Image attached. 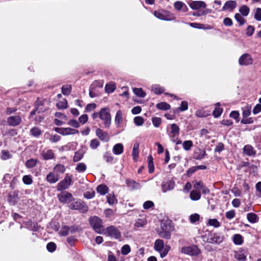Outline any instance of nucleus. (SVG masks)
<instances>
[{"label":"nucleus","instance_id":"nucleus-1","mask_svg":"<svg viewBox=\"0 0 261 261\" xmlns=\"http://www.w3.org/2000/svg\"><path fill=\"white\" fill-rule=\"evenodd\" d=\"M154 249L159 252L161 257L163 258L167 255L170 249L169 245L164 246V241L162 240H156L154 243Z\"/></svg>","mask_w":261,"mask_h":261},{"label":"nucleus","instance_id":"nucleus-2","mask_svg":"<svg viewBox=\"0 0 261 261\" xmlns=\"http://www.w3.org/2000/svg\"><path fill=\"white\" fill-rule=\"evenodd\" d=\"M153 14L156 18L165 21H171L175 18L172 13L165 10L155 11Z\"/></svg>","mask_w":261,"mask_h":261},{"label":"nucleus","instance_id":"nucleus-3","mask_svg":"<svg viewBox=\"0 0 261 261\" xmlns=\"http://www.w3.org/2000/svg\"><path fill=\"white\" fill-rule=\"evenodd\" d=\"M89 223L93 228L98 233L102 231V220L97 216L91 217L89 218Z\"/></svg>","mask_w":261,"mask_h":261},{"label":"nucleus","instance_id":"nucleus-4","mask_svg":"<svg viewBox=\"0 0 261 261\" xmlns=\"http://www.w3.org/2000/svg\"><path fill=\"white\" fill-rule=\"evenodd\" d=\"M181 252L191 256H197L200 253V250L196 245L184 247L181 249Z\"/></svg>","mask_w":261,"mask_h":261},{"label":"nucleus","instance_id":"nucleus-5","mask_svg":"<svg viewBox=\"0 0 261 261\" xmlns=\"http://www.w3.org/2000/svg\"><path fill=\"white\" fill-rule=\"evenodd\" d=\"M72 182V175L66 174L65 178L62 180L57 186L58 191L67 189Z\"/></svg>","mask_w":261,"mask_h":261},{"label":"nucleus","instance_id":"nucleus-6","mask_svg":"<svg viewBox=\"0 0 261 261\" xmlns=\"http://www.w3.org/2000/svg\"><path fill=\"white\" fill-rule=\"evenodd\" d=\"M161 230L159 232L160 236L166 239H169L171 237V227L166 225L165 223H162L161 224Z\"/></svg>","mask_w":261,"mask_h":261},{"label":"nucleus","instance_id":"nucleus-7","mask_svg":"<svg viewBox=\"0 0 261 261\" xmlns=\"http://www.w3.org/2000/svg\"><path fill=\"white\" fill-rule=\"evenodd\" d=\"M253 59L249 54L242 55L239 59V64L241 66H247L252 64Z\"/></svg>","mask_w":261,"mask_h":261},{"label":"nucleus","instance_id":"nucleus-8","mask_svg":"<svg viewBox=\"0 0 261 261\" xmlns=\"http://www.w3.org/2000/svg\"><path fill=\"white\" fill-rule=\"evenodd\" d=\"M59 200L63 203H69L73 200L72 194L67 191L61 192L58 195Z\"/></svg>","mask_w":261,"mask_h":261},{"label":"nucleus","instance_id":"nucleus-9","mask_svg":"<svg viewBox=\"0 0 261 261\" xmlns=\"http://www.w3.org/2000/svg\"><path fill=\"white\" fill-rule=\"evenodd\" d=\"M108 235L115 239H119L121 237V233L119 229L114 226H110L107 228Z\"/></svg>","mask_w":261,"mask_h":261},{"label":"nucleus","instance_id":"nucleus-10","mask_svg":"<svg viewBox=\"0 0 261 261\" xmlns=\"http://www.w3.org/2000/svg\"><path fill=\"white\" fill-rule=\"evenodd\" d=\"M96 135L103 142H108L110 139L108 134L100 128H97L96 130Z\"/></svg>","mask_w":261,"mask_h":261},{"label":"nucleus","instance_id":"nucleus-11","mask_svg":"<svg viewBox=\"0 0 261 261\" xmlns=\"http://www.w3.org/2000/svg\"><path fill=\"white\" fill-rule=\"evenodd\" d=\"M222 241L223 238L216 233L210 234L207 239V242L211 244L220 243Z\"/></svg>","mask_w":261,"mask_h":261},{"label":"nucleus","instance_id":"nucleus-12","mask_svg":"<svg viewBox=\"0 0 261 261\" xmlns=\"http://www.w3.org/2000/svg\"><path fill=\"white\" fill-rule=\"evenodd\" d=\"M189 6L193 10H197L201 8H205L206 4L203 1H193L189 4Z\"/></svg>","mask_w":261,"mask_h":261},{"label":"nucleus","instance_id":"nucleus-13","mask_svg":"<svg viewBox=\"0 0 261 261\" xmlns=\"http://www.w3.org/2000/svg\"><path fill=\"white\" fill-rule=\"evenodd\" d=\"M21 121V118L19 115H13L8 119V123L11 126H16L18 125Z\"/></svg>","mask_w":261,"mask_h":261},{"label":"nucleus","instance_id":"nucleus-14","mask_svg":"<svg viewBox=\"0 0 261 261\" xmlns=\"http://www.w3.org/2000/svg\"><path fill=\"white\" fill-rule=\"evenodd\" d=\"M243 152L248 156H254L256 154V151L251 145H246L243 148Z\"/></svg>","mask_w":261,"mask_h":261},{"label":"nucleus","instance_id":"nucleus-15","mask_svg":"<svg viewBox=\"0 0 261 261\" xmlns=\"http://www.w3.org/2000/svg\"><path fill=\"white\" fill-rule=\"evenodd\" d=\"M46 180L50 184H54L58 181L59 177L58 174L54 172H50L46 176Z\"/></svg>","mask_w":261,"mask_h":261},{"label":"nucleus","instance_id":"nucleus-16","mask_svg":"<svg viewBox=\"0 0 261 261\" xmlns=\"http://www.w3.org/2000/svg\"><path fill=\"white\" fill-rule=\"evenodd\" d=\"M174 8L177 11H182L185 12L188 11L187 6L185 3L180 1H176L174 4Z\"/></svg>","mask_w":261,"mask_h":261},{"label":"nucleus","instance_id":"nucleus-17","mask_svg":"<svg viewBox=\"0 0 261 261\" xmlns=\"http://www.w3.org/2000/svg\"><path fill=\"white\" fill-rule=\"evenodd\" d=\"M237 6V2L234 1H229L226 2L222 7V11L227 10H232Z\"/></svg>","mask_w":261,"mask_h":261},{"label":"nucleus","instance_id":"nucleus-18","mask_svg":"<svg viewBox=\"0 0 261 261\" xmlns=\"http://www.w3.org/2000/svg\"><path fill=\"white\" fill-rule=\"evenodd\" d=\"M175 186L174 182L172 180L168 181L162 185V191L163 192H166L167 191L173 189Z\"/></svg>","mask_w":261,"mask_h":261},{"label":"nucleus","instance_id":"nucleus-19","mask_svg":"<svg viewBox=\"0 0 261 261\" xmlns=\"http://www.w3.org/2000/svg\"><path fill=\"white\" fill-rule=\"evenodd\" d=\"M59 133L63 135H74L79 133V130L77 129L71 128L69 127L65 128L62 129Z\"/></svg>","mask_w":261,"mask_h":261},{"label":"nucleus","instance_id":"nucleus-20","mask_svg":"<svg viewBox=\"0 0 261 261\" xmlns=\"http://www.w3.org/2000/svg\"><path fill=\"white\" fill-rule=\"evenodd\" d=\"M42 156L44 160L52 159L54 157V153L51 149H47L43 151Z\"/></svg>","mask_w":261,"mask_h":261},{"label":"nucleus","instance_id":"nucleus-21","mask_svg":"<svg viewBox=\"0 0 261 261\" xmlns=\"http://www.w3.org/2000/svg\"><path fill=\"white\" fill-rule=\"evenodd\" d=\"M151 90L156 94H161L164 92L165 89L159 84H154L151 86Z\"/></svg>","mask_w":261,"mask_h":261},{"label":"nucleus","instance_id":"nucleus-22","mask_svg":"<svg viewBox=\"0 0 261 261\" xmlns=\"http://www.w3.org/2000/svg\"><path fill=\"white\" fill-rule=\"evenodd\" d=\"M97 116L103 121L106 127L109 126L111 121L110 115H94V118H97Z\"/></svg>","mask_w":261,"mask_h":261},{"label":"nucleus","instance_id":"nucleus-23","mask_svg":"<svg viewBox=\"0 0 261 261\" xmlns=\"http://www.w3.org/2000/svg\"><path fill=\"white\" fill-rule=\"evenodd\" d=\"M123 151V146L121 143H118L115 145L113 148V152L115 154L119 155Z\"/></svg>","mask_w":261,"mask_h":261},{"label":"nucleus","instance_id":"nucleus-24","mask_svg":"<svg viewBox=\"0 0 261 261\" xmlns=\"http://www.w3.org/2000/svg\"><path fill=\"white\" fill-rule=\"evenodd\" d=\"M179 127L175 124H172L171 126V131L170 133V136L173 138L177 136L179 134Z\"/></svg>","mask_w":261,"mask_h":261},{"label":"nucleus","instance_id":"nucleus-25","mask_svg":"<svg viewBox=\"0 0 261 261\" xmlns=\"http://www.w3.org/2000/svg\"><path fill=\"white\" fill-rule=\"evenodd\" d=\"M84 154L85 151L83 149H79L75 153L73 159V161L76 162L80 161L83 158Z\"/></svg>","mask_w":261,"mask_h":261},{"label":"nucleus","instance_id":"nucleus-26","mask_svg":"<svg viewBox=\"0 0 261 261\" xmlns=\"http://www.w3.org/2000/svg\"><path fill=\"white\" fill-rule=\"evenodd\" d=\"M126 184L128 187L132 189H138L140 188V185L133 180L127 179L126 180Z\"/></svg>","mask_w":261,"mask_h":261},{"label":"nucleus","instance_id":"nucleus-27","mask_svg":"<svg viewBox=\"0 0 261 261\" xmlns=\"http://www.w3.org/2000/svg\"><path fill=\"white\" fill-rule=\"evenodd\" d=\"M35 109L32 111L30 114H40L45 112V109L42 105H35Z\"/></svg>","mask_w":261,"mask_h":261},{"label":"nucleus","instance_id":"nucleus-28","mask_svg":"<svg viewBox=\"0 0 261 261\" xmlns=\"http://www.w3.org/2000/svg\"><path fill=\"white\" fill-rule=\"evenodd\" d=\"M190 198L194 201H196L200 199L201 194L200 191L197 190H192L190 195Z\"/></svg>","mask_w":261,"mask_h":261},{"label":"nucleus","instance_id":"nucleus-29","mask_svg":"<svg viewBox=\"0 0 261 261\" xmlns=\"http://www.w3.org/2000/svg\"><path fill=\"white\" fill-rule=\"evenodd\" d=\"M116 89L115 84L113 82H110L106 84L105 91L108 93H112Z\"/></svg>","mask_w":261,"mask_h":261},{"label":"nucleus","instance_id":"nucleus-30","mask_svg":"<svg viewBox=\"0 0 261 261\" xmlns=\"http://www.w3.org/2000/svg\"><path fill=\"white\" fill-rule=\"evenodd\" d=\"M233 241L235 244L240 245L243 243V238L240 234H236L233 236Z\"/></svg>","mask_w":261,"mask_h":261},{"label":"nucleus","instance_id":"nucleus-31","mask_svg":"<svg viewBox=\"0 0 261 261\" xmlns=\"http://www.w3.org/2000/svg\"><path fill=\"white\" fill-rule=\"evenodd\" d=\"M133 90L135 94L138 97L143 98L146 96V93L141 88H134Z\"/></svg>","mask_w":261,"mask_h":261},{"label":"nucleus","instance_id":"nucleus-32","mask_svg":"<svg viewBox=\"0 0 261 261\" xmlns=\"http://www.w3.org/2000/svg\"><path fill=\"white\" fill-rule=\"evenodd\" d=\"M139 145L138 144H135L134 145V147L133 149L132 156L134 160L135 161H137L138 156L139 155Z\"/></svg>","mask_w":261,"mask_h":261},{"label":"nucleus","instance_id":"nucleus-33","mask_svg":"<svg viewBox=\"0 0 261 261\" xmlns=\"http://www.w3.org/2000/svg\"><path fill=\"white\" fill-rule=\"evenodd\" d=\"M156 108L161 110H168L170 109V106L165 102H161L156 105Z\"/></svg>","mask_w":261,"mask_h":261},{"label":"nucleus","instance_id":"nucleus-34","mask_svg":"<svg viewBox=\"0 0 261 261\" xmlns=\"http://www.w3.org/2000/svg\"><path fill=\"white\" fill-rule=\"evenodd\" d=\"M147 224V220L145 218L138 219L136 220L134 225L137 227H143Z\"/></svg>","mask_w":261,"mask_h":261},{"label":"nucleus","instance_id":"nucleus-35","mask_svg":"<svg viewBox=\"0 0 261 261\" xmlns=\"http://www.w3.org/2000/svg\"><path fill=\"white\" fill-rule=\"evenodd\" d=\"M97 191L101 195H105L108 192V188L106 185H100L97 187Z\"/></svg>","mask_w":261,"mask_h":261},{"label":"nucleus","instance_id":"nucleus-36","mask_svg":"<svg viewBox=\"0 0 261 261\" xmlns=\"http://www.w3.org/2000/svg\"><path fill=\"white\" fill-rule=\"evenodd\" d=\"M247 220L252 223H255L257 221V216L254 213H248L247 215Z\"/></svg>","mask_w":261,"mask_h":261},{"label":"nucleus","instance_id":"nucleus-37","mask_svg":"<svg viewBox=\"0 0 261 261\" xmlns=\"http://www.w3.org/2000/svg\"><path fill=\"white\" fill-rule=\"evenodd\" d=\"M234 256L239 261H245L246 258V255L241 252H236Z\"/></svg>","mask_w":261,"mask_h":261},{"label":"nucleus","instance_id":"nucleus-38","mask_svg":"<svg viewBox=\"0 0 261 261\" xmlns=\"http://www.w3.org/2000/svg\"><path fill=\"white\" fill-rule=\"evenodd\" d=\"M71 91V86L69 85H64L62 87V93L64 95H68Z\"/></svg>","mask_w":261,"mask_h":261},{"label":"nucleus","instance_id":"nucleus-39","mask_svg":"<svg viewBox=\"0 0 261 261\" xmlns=\"http://www.w3.org/2000/svg\"><path fill=\"white\" fill-rule=\"evenodd\" d=\"M148 166L149 173H152L154 171V165L151 155H149L148 156Z\"/></svg>","mask_w":261,"mask_h":261},{"label":"nucleus","instance_id":"nucleus-40","mask_svg":"<svg viewBox=\"0 0 261 261\" xmlns=\"http://www.w3.org/2000/svg\"><path fill=\"white\" fill-rule=\"evenodd\" d=\"M67 101L66 99H63L57 103V107L59 109H65L67 108Z\"/></svg>","mask_w":261,"mask_h":261},{"label":"nucleus","instance_id":"nucleus-41","mask_svg":"<svg viewBox=\"0 0 261 261\" xmlns=\"http://www.w3.org/2000/svg\"><path fill=\"white\" fill-rule=\"evenodd\" d=\"M239 11L244 16H246L248 15L250 9L247 6L244 5L240 8Z\"/></svg>","mask_w":261,"mask_h":261},{"label":"nucleus","instance_id":"nucleus-42","mask_svg":"<svg viewBox=\"0 0 261 261\" xmlns=\"http://www.w3.org/2000/svg\"><path fill=\"white\" fill-rule=\"evenodd\" d=\"M55 172L59 173H63L65 171V167L61 164H57L54 168Z\"/></svg>","mask_w":261,"mask_h":261},{"label":"nucleus","instance_id":"nucleus-43","mask_svg":"<svg viewBox=\"0 0 261 261\" xmlns=\"http://www.w3.org/2000/svg\"><path fill=\"white\" fill-rule=\"evenodd\" d=\"M221 104L219 102H217L215 104V108L212 113V114H222L223 113V109L220 107Z\"/></svg>","mask_w":261,"mask_h":261},{"label":"nucleus","instance_id":"nucleus-44","mask_svg":"<svg viewBox=\"0 0 261 261\" xmlns=\"http://www.w3.org/2000/svg\"><path fill=\"white\" fill-rule=\"evenodd\" d=\"M234 18L239 23L240 25H243L246 22L245 19L239 13L235 14Z\"/></svg>","mask_w":261,"mask_h":261},{"label":"nucleus","instance_id":"nucleus-45","mask_svg":"<svg viewBox=\"0 0 261 261\" xmlns=\"http://www.w3.org/2000/svg\"><path fill=\"white\" fill-rule=\"evenodd\" d=\"M249 115H243L241 119V122L243 124H250L253 122L252 118L249 117Z\"/></svg>","mask_w":261,"mask_h":261},{"label":"nucleus","instance_id":"nucleus-46","mask_svg":"<svg viewBox=\"0 0 261 261\" xmlns=\"http://www.w3.org/2000/svg\"><path fill=\"white\" fill-rule=\"evenodd\" d=\"M1 153V159L3 160H6L12 158V155L8 150H2Z\"/></svg>","mask_w":261,"mask_h":261},{"label":"nucleus","instance_id":"nucleus-47","mask_svg":"<svg viewBox=\"0 0 261 261\" xmlns=\"http://www.w3.org/2000/svg\"><path fill=\"white\" fill-rule=\"evenodd\" d=\"M74 146V143L70 142L65 145L62 146L60 148V150L62 151H68L70 150L71 149H73Z\"/></svg>","mask_w":261,"mask_h":261},{"label":"nucleus","instance_id":"nucleus-48","mask_svg":"<svg viewBox=\"0 0 261 261\" xmlns=\"http://www.w3.org/2000/svg\"><path fill=\"white\" fill-rule=\"evenodd\" d=\"M193 146V142L191 140L184 141L182 143V147L186 150H189Z\"/></svg>","mask_w":261,"mask_h":261},{"label":"nucleus","instance_id":"nucleus-49","mask_svg":"<svg viewBox=\"0 0 261 261\" xmlns=\"http://www.w3.org/2000/svg\"><path fill=\"white\" fill-rule=\"evenodd\" d=\"M87 169V166L83 163H79L76 167V170L79 172L85 171Z\"/></svg>","mask_w":261,"mask_h":261},{"label":"nucleus","instance_id":"nucleus-50","mask_svg":"<svg viewBox=\"0 0 261 261\" xmlns=\"http://www.w3.org/2000/svg\"><path fill=\"white\" fill-rule=\"evenodd\" d=\"M188 102L186 101H182L181 102L180 107L177 109V112H178V111L180 112H183L188 109Z\"/></svg>","mask_w":261,"mask_h":261},{"label":"nucleus","instance_id":"nucleus-51","mask_svg":"<svg viewBox=\"0 0 261 261\" xmlns=\"http://www.w3.org/2000/svg\"><path fill=\"white\" fill-rule=\"evenodd\" d=\"M242 114H251L252 107L250 105H246L242 107Z\"/></svg>","mask_w":261,"mask_h":261},{"label":"nucleus","instance_id":"nucleus-52","mask_svg":"<svg viewBox=\"0 0 261 261\" xmlns=\"http://www.w3.org/2000/svg\"><path fill=\"white\" fill-rule=\"evenodd\" d=\"M208 224L215 227H219L220 226L219 222L216 219H212L208 220Z\"/></svg>","mask_w":261,"mask_h":261},{"label":"nucleus","instance_id":"nucleus-53","mask_svg":"<svg viewBox=\"0 0 261 261\" xmlns=\"http://www.w3.org/2000/svg\"><path fill=\"white\" fill-rule=\"evenodd\" d=\"M100 145L99 141L97 139H92L90 141V146L92 149L97 148Z\"/></svg>","mask_w":261,"mask_h":261},{"label":"nucleus","instance_id":"nucleus-54","mask_svg":"<svg viewBox=\"0 0 261 261\" xmlns=\"http://www.w3.org/2000/svg\"><path fill=\"white\" fill-rule=\"evenodd\" d=\"M22 180L25 185H31L33 182L32 178L30 175H24L22 178Z\"/></svg>","mask_w":261,"mask_h":261},{"label":"nucleus","instance_id":"nucleus-55","mask_svg":"<svg viewBox=\"0 0 261 261\" xmlns=\"http://www.w3.org/2000/svg\"><path fill=\"white\" fill-rule=\"evenodd\" d=\"M130 251V248L128 245H125L121 248V253L123 255H127Z\"/></svg>","mask_w":261,"mask_h":261},{"label":"nucleus","instance_id":"nucleus-56","mask_svg":"<svg viewBox=\"0 0 261 261\" xmlns=\"http://www.w3.org/2000/svg\"><path fill=\"white\" fill-rule=\"evenodd\" d=\"M32 135L34 137H38L41 134V130L37 127H34L31 129Z\"/></svg>","mask_w":261,"mask_h":261},{"label":"nucleus","instance_id":"nucleus-57","mask_svg":"<svg viewBox=\"0 0 261 261\" xmlns=\"http://www.w3.org/2000/svg\"><path fill=\"white\" fill-rule=\"evenodd\" d=\"M37 161L34 159H30L28 160L26 163L25 165L28 168H32L36 165Z\"/></svg>","mask_w":261,"mask_h":261},{"label":"nucleus","instance_id":"nucleus-58","mask_svg":"<svg viewBox=\"0 0 261 261\" xmlns=\"http://www.w3.org/2000/svg\"><path fill=\"white\" fill-rule=\"evenodd\" d=\"M116 201V199L114 195L109 194L107 196V201L110 204H113Z\"/></svg>","mask_w":261,"mask_h":261},{"label":"nucleus","instance_id":"nucleus-59","mask_svg":"<svg viewBox=\"0 0 261 261\" xmlns=\"http://www.w3.org/2000/svg\"><path fill=\"white\" fill-rule=\"evenodd\" d=\"M96 108V105L94 103L88 104L85 109V112L87 113H90L92 111L94 110Z\"/></svg>","mask_w":261,"mask_h":261},{"label":"nucleus","instance_id":"nucleus-60","mask_svg":"<svg viewBox=\"0 0 261 261\" xmlns=\"http://www.w3.org/2000/svg\"><path fill=\"white\" fill-rule=\"evenodd\" d=\"M152 121L153 125L158 127L160 126L161 123V119L159 117H153L152 119Z\"/></svg>","mask_w":261,"mask_h":261},{"label":"nucleus","instance_id":"nucleus-61","mask_svg":"<svg viewBox=\"0 0 261 261\" xmlns=\"http://www.w3.org/2000/svg\"><path fill=\"white\" fill-rule=\"evenodd\" d=\"M200 216L197 214H194L190 216V220L191 223H195L199 220Z\"/></svg>","mask_w":261,"mask_h":261},{"label":"nucleus","instance_id":"nucleus-62","mask_svg":"<svg viewBox=\"0 0 261 261\" xmlns=\"http://www.w3.org/2000/svg\"><path fill=\"white\" fill-rule=\"evenodd\" d=\"M254 18L257 21H261V9L257 8L256 9V12L254 14Z\"/></svg>","mask_w":261,"mask_h":261},{"label":"nucleus","instance_id":"nucleus-63","mask_svg":"<svg viewBox=\"0 0 261 261\" xmlns=\"http://www.w3.org/2000/svg\"><path fill=\"white\" fill-rule=\"evenodd\" d=\"M236 213L234 210H231L226 212L225 216L228 219H231L235 217Z\"/></svg>","mask_w":261,"mask_h":261},{"label":"nucleus","instance_id":"nucleus-64","mask_svg":"<svg viewBox=\"0 0 261 261\" xmlns=\"http://www.w3.org/2000/svg\"><path fill=\"white\" fill-rule=\"evenodd\" d=\"M47 249L49 252H54L56 248V245L54 243L50 242L47 245Z\"/></svg>","mask_w":261,"mask_h":261}]
</instances>
